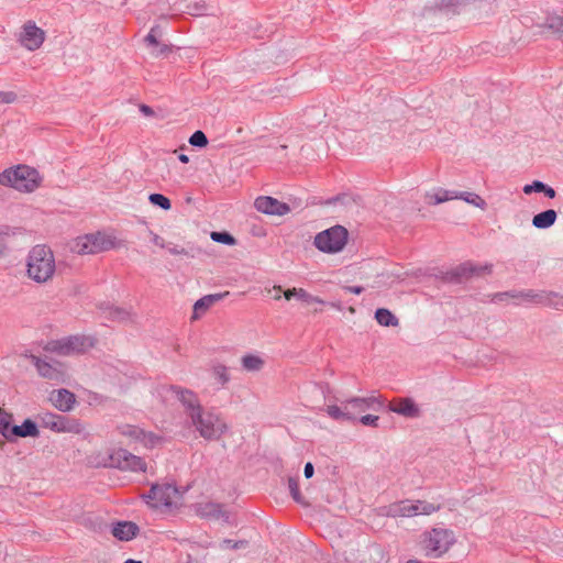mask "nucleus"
Segmentation results:
<instances>
[{"mask_svg": "<svg viewBox=\"0 0 563 563\" xmlns=\"http://www.w3.org/2000/svg\"><path fill=\"white\" fill-rule=\"evenodd\" d=\"M55 258L46 245H35L26 260L27 276L37 284L46 283L55 273Z\"/></svg>", "mask_w": 563, "mask_h": 563, "instance_id": "obj_1", "label": "nucleus"}, {"mask_svg": "<svg viewBox=\"0 0 563 563\" xmlns=\"http://www.w3.org/2000/svg\"><path fill=\"white\" fill-rule=\"evenodd\" d=\"M40 173L27 165H16L0 173V185L8 186L21 192H32L40 187Z\"/></svg>", "mask_w": 563, "mask_h": 563, "instance_id": "obj_2", "label": "nucleus"}, {"mask_svg": "<svg viewBox=\"0 0 563 563\" xmlns=\"http://www.w3.org/2000/svg\"><path fill=\"white\" fill-rule=\"evenodd\" d=\"M117 247L115 238L103 231H96L77 236L70 250L79 255H95Z\"/></svg>", "mask_w": 563, "mask_h": 563, "instance_id": "obj_3", "label": "nucleus"}, {"mask_svg": "<svg viewBox=\"0 0 563 563\" xmlns=\"http://www.w3.org/2000/svg\"><path fill=\"white\" fill-rule=\"evenodd\" d=\"M492 272V264L477 265L472 261H465L448 271L438 269L433 276L443 283L460 285L475 276L490 274Z\"/></svg>", "mask_w": 563, "mask_h": 563, "instance_id": "obj_4", "label": "nucleus"}, {"mask_svg": "<svg viewBox=\"0 0 563 563\" xmlns=\"http://www.w3.org/2000/svg\"><path fill=\"white\" fill-rule=\"evenodd\" d=\"M349 241V231L341 224H335L316 234L313 245L322 253H340Z\"/></svg>", "mask_w": 563, "mask_h": 563, "instance_id": "obj_5", "label": "nucleus"}, {"mask_svg": "<svg viewBox=\"0 0 563 563\" xmlns=\"http://www.w3.org/2000/svg\"><path fill=\"white\" fill-rule=\"evenodd\" d=\"M190 421L200 437L206 440H218L228 431V426L217 415L205 412L203 408L195 411L190 417Z\"/></svg>", "mask_w": 563, "mask_h": 563, "instance_id": "obj_6", "label": "nucleus"}, {"mask_svg": "<svg viewBox=\"0 0 563 563\" xmlns=\"http://www.w3.org/2000/svg\"><path fill=\"white\" fill-rule=\"evenodd\" d=\"M455 541L452 530L433 528L424 533L423 548L428 556L438 559L446 553Z\"/></svg>", "mask_w": 563, "mask_h": 563, "instance_id": "obj_7", "label": "nucleus"}, {"mask_svg": "<svg viewBox=\"0 0 563 563\" xmlns=\"http://www.w3.org/2000/svg\"><path fill=\"white\" fill-rule=\"evenodd\" d=\"M96 344V338L84 334L68 335L49 343V350L59 355H73L86 353Z\"/></svg>", "mask_w": 563, "mask_h": 563, "instance_id": "obj_8", "label": "nucleus"}, {"mask_svg": "<svg viewBox=\"0 0 563 563\" xmlns=\"http://www.w3.org/2000/svg\"><path fill=\"white\" fill-rule=\"evenodd\" d=\"M178 494L179 490L175 483H153L150 490L141 497L151 508L158 509L165 507L172 509L174 506L173 497Z\"/></svg>", "mask_w": 563, "mask_h": 563, "instance_id": "obj_9", "label": "nucleus"}, {"mask_svg": "<svg viewBox=\"0 0 563 563\" xmlns=\"http://www.w3.org/2000/svg\"><path fill=\"white\" fill-rule=\"evenodd\" d=\"M109 466L119 468L121 471H130V472H145L146 463L145 461L132 454L125 449H117L113 450L109 455Z\"/></svg>", "mask_w": 563, "mask_h": 563, "instance_id": "obj_10", "label": "nucleus"}, {"mask_svg": "<svg viewBox=\"0 0 563 563\" xmlns=\"http://www.w3.org/2000/svg\"><path fill=\"white\" fill-rule=\"evenodd\" d=\"M23 356L31 361V363L35 366L38 375L43 378L54 380V382H63L64 372L60 368V364L56 362L55 364H52L45 360H42L41 357L30 353L25 352Z\"/></svg>", "mask_w": 563, "mask_h": 563, "instance_id": "obj_11", "label": "nucleus"}, {"mask_svg": "<svg viewBox=\"0 0 563 563\" xmlns=\"http://www.w3.org/2000/svg\"><path fill=\"white\" fill-rule=\"evenodd\" d=\"M44 40V31L36 26V24L33 21H27L23 25L19 38L22 46H24L29 51H35L43 44Z\"/></svg>", "mask_w": 563, "mask_h": 563, "instance_id": "obj_12", "label": "nucleus"}, {"mask_svg": "<svg viewBox=\"0 0 563 563\" xmlns=\"http://www.w3.org/2000/svg\"><path fill=\"white\" fill-rule=\"evenodd\" d=\"M254 207L258 212L269 216H285L290 212L288 203L271 196L257 197L254 201Z\"/></svg>", "mask_w": 563, "mask_h": 563, "instance_id": "obj_13", "label": "nucleus"}, {"mask_svg": "<svg viewBox=\"0 0 563 563\" xmlns=\"http://www.w3.org/2000/svg\"><path fill=\"white\" fill-rule=\"evenodd\" d=\"M169 390L176 396V398L183 405L189 418L191 417V415L195 413V411H198L202 408L197 395L192 390L183 388L177 385H170Z\"/></svg>", "mask_w": 563, "mask_h": 563, "instance_id": "obj_14", "label": "nucleus"}, {"mask_svg": "<svg viewBox=\"0 0 563 563\" xmlns=\"http://www.w3.org/2000/svg\"><path fill=\"white\" fill-rule=\"evenodd\" d=\"M345 408H351L355 411L363 412L368 409L374 411H379L384 408V401L379 396H368V397H351L343 401H341Z\"/></svg>", "mask_w": 563, "mask_h": 563, "instance_id": "obj_15", "label": "nucleus"}, {"mask_svg": "<svg viewBox=\"0 0 563 563\" xmlns=\"http://www.w3.org/2000/svg\"><path fill=\"white\" fill-rule=\"evenodd\" d=\"M388 410L410 419L419 418L421 416V410L418 404L411 397L399 398L396 404L388 406Z\"/></svg>", "mask_w": 563, "mask_h": 563, "instance_id": "obj_16", "label": "nucleus"}, {"mask_svg": "<svg viewBox=\"0 0 563 563\" xmlns=\"http://www.w3.org/2000/svg\"><path fill=\"white\" fill-rule=\"evenodd\" d=\"M13 415L2 412L0 417V434L10 443H14L18 439L23 438L21 424H12Z\"/></svg>", "mask_w": 563, "mask_h": 563, "instance_id": "obj_17", "label": "nucleus"}, {"mask_svg": "<svg viewBox=\"0 0 563 563\" xmlns=\"http://www.w3.org/2000/svg\"><path fill=\"white\" fill-rule=\"evenodd\" d=\"M49 399L54 407L62 412H69L76 404L75 394L66 388L52 391Z\"/></svg>", "mask_w": 563, "mask_h": 563, "instance_id": "obj_18", "label": "nucleus"}, {"mask_svg": "<svg viewBox=\"0 0 563 563\" xmlns=\"http://www.w3.org/2000/svg\"><path fill=\"white\" fill-rule=\"evenodd\" d=\"M111 532L120 541H130L140 532L139 526L133 521H115L112 523Z\"/></svg>", "mask_w": 563, "mask_h": 563, "instance_id": "obj_19", "label": "nucleus"}, {"mask_svg": "<svg viewBox=\"0 0 563 563\" xmlns=\"http://www.w3.org/2000/svg\"><path fill=\"white\" fill-rule=\"evenodd\" d=\"M104 319L110 321L124 322L131 317V311L123 307L114 306L110 302H101L98 306Z\"/></svg>", "mask_w": 563, "mask_h": 563, "instance_id": "obj_20", "label": "nucleus"}, {"mask_svg": "<svg viewBox=\"0 0 563 563\" xmlns=\"http://www.w3.org/2000/svg\"><path fill=\"white\" fill-rule=\"evenodd\" d=\"M57 433H74V434H82L85 438L89 435L86 432V427L79 419L69 417V416H59Z\"/></svg>", "mask_w": 563, "mask_h": 563, "instance_id": "obj_21", "label": "nucleus"}, {"mask_svg": "<svg viewBox=\"0 0 563 563\" xmlns=\"http://www.w3.org/2000/svg\"><path fill=\"white\" fill-rule=\"evenodd\" d=\"M551 297H559V292L555 291H547V290H533V289H522L521 290V300L522 303H534L540 306H548V299Z\"/></svg>", "mask_w": 563, "mask_h": 563, "instance_id": "obj_22", "label": "nucleus"}, {"mask_svg": "<svg viewBox=\"0 0 563 563\" xmlns=\"http://www.w3.org/2000/svg\"><path fill=\"white\" fill-rule=\"evenodd\" d=\"M227 295H229L228 291L220 292V294H209L206 296H202L194 303V314L192 318L197 319L199 314L205 313L214 302L220 301L222 298H224Z\"/></svg>", "mask_w": 563, "mask_h": 563, "instance_id": "obj_23", "label": "nucleus"}, {"mask_svg": "<svg viewBox=\"0 0 563 563\" xmlns=\"http://www.w3.org/2000/svg\"><path fill=\"white\" fill-rule=\"evenodd\" d=\"M558 218L554 209H547L533 216L532 225L537 229L545 230L551 228Z\"/></svg>", "mask_w": 563, "mask_h": 563, "instance_id": "obj_24", "label": "nucleus"}, {"mask_svg": "<svg viewBox=\"0 0 563 563\" xmlns=\"http://www.w3.org/2000/svg\"><path fill=\"white\" fill-rule=\"evenodd\" d=\"M339 407L338 405H329L325 408L327 415L335 420V421H347V422H356L357 417L349 410V408Z\"/></svg>", "mask_w": 563, "mask_h": 563, "instance_id": "obj_25", "label": "nucleus"}, {"mask_svg": "<svg viewBox=\"0 0 563 563\" xmlns=\"http://www.w3.org/2000/svg\"><path fill=\"white\" fill-rule=\"evenodd\" d=\"M522 191L526 195H531L533 192H540V194H543L549 199H553L556 196V191L551 186H549L548 184H545L541 180H533L530 184H526L522 188Z\"/></svg>", "mask_w": 563, "mask_h": 563, "instance_id": "obj_26", "label": "nucleus"}, {"mask_svg": "<svg viewBox=\"0 0 563 563\" xmlns=\"http://www.w3.org/2000/svg\"><path fill=\"white\" fill-rule=\"evenodd\" d=\"M389 515L393 517H412L417 516V504L409 500H402L389 507Z\"/></svg>", "mask_w": 563, "mask_h": 563, "instance_id": "obj_27", "label": "nucleus"}, {"mask_svg": "<svg viewBox=\"0 0 563 563\" xmlns=\"http://www.w3.org/2000/svg\"><path fill=\"white\" fill-rule=\"evenodd\" d=\"M374 318L382 327H397L399 324V319L387 308H377Z\"/></svg>", "mask_w": 563, "mask_h": 563, "instance_id": "obj_28", "label": "nucleus"}, {"mask_svg": "<svg viewBox=\"0 0 563 563\" xmlns=\"http://www.w3.org/2000/svg\"><path fill=\"white\" fill-rule=\"evenodd\" d=\"M59 416L60 415L55 413V412L45 411V412H40L37 415V419L43 428H46V429H49V430L56 432L57 427H58Z\"/></svg>", "mask_w": 563, "mask_h": 563, "instance_id": "obj_29", "label": "nucleus"}, {"mask_svg": "<svg viewBox=\"0 0 563 563\" xmlns=\"http://www.w3.org/2000/svg\"><path fill=\"white\" fill-rule=\"evenodd\" d=\"M241 364L243 369L247 372H257L263 367L264 361L257 355L245 354L241 358Z\"/></svg>", "mask_w": 563, "mask_h": 563, "instance_id": "obj_30", "label": "nucleus"}, {"mask_svg": "<svg viewBox=\"0 0 563 563\" xmlns=\"http://www.w3.org/2000/svg\"><path fill=\"white\" fill-rule=\"evenodd\" d=\"M119 430L121 434L135 439L136 441L146 440V431L136 426L123 424L119 427Z\"/></svg>", "mask_w": 563, "mask_h": 563, "instance_id": "obj_31", "label": "nucleus"}, {"mask_svg": "<svg viewBox=\"0 0 563 563\" xmlns=\"http://www.w3.org/2000/svg\"><path fill=\"white\" fill-rule=\"evenodd\" d=\"M148 202L164 211L172 209V201L168 197L159 192H152L148 195Z\"/></svg>", "mask_w": 563, "mask_h": 563, "instance_id": "obj_32", "label": "nucleus"}, {"mask_svg": "<svg viewBox=\"0 0 563 563\" xmlns=\"http://www.w3.org/2000/svg\"><path fill=\"white\" fill-rule=\"evenodd\" d=\"M210 238L213 242L227 246H233L236 244V239L229 231H212L210 233Z\"/></svg>", "mask_w": 563, "mask_h": 563, "instance_id": "obj_33", "label": "nucleus"}, {"mask_svg": "<svg viewBox=\"0 0 563 563\" xmlns=\"http://www.w3.org/2000/svg\"><path fill=\"white\" fill-rule=\"evenodd\" d=\"M459 199H461L472 206H475L482 210L486 209V207H487L486 201L479 195H477L475 192L462 191L459 194Z\"/></svg>", "mask_w": 563, "mask_h": 563, "instance_id": "obj_34", "label": "nucleus"}, {"mask_svg": "<svg viewBox=\"0 0 563 563\" xmlns=\"http://www.w3.org/2000/svg\"><path fill=\"white\" fill-rule=\"evenodd\" d=\"M23 438H37L40 435V429L36 421L31 418H26L21 423Z\"/></svg>", "mask_w": 563, "mask_h": 563, "instance_id": "obj_35", "label": "nucleus"}, {"mask_svg": "<svg viewBox=\"0 0 563 563\" xmlns=\"http://www.w3.org/2000/svg\"><path fill=\"white\" fill-rule=\"evenodd\" d=\"M544 26L553 33L563 34V16L558 14H549L545 19Z\"/></svg>", "mask_w": 563, "mask_h": 563, "instance_id": "obj_36", "label": "nucleus"}, {"mask_svg": "<svg viewBox=\"0 0 563 563\" xmlns=\"http://www.w3.org/2000/svg\"><path fill=\"white\" fill-rule=\"evenodd\" d=\"M205 516H210L214 518H224L228 520L229 515L222 509V505L218 503H208L205 506Z\"/></svg>", "mask_w": 563, "mask_h": 563, "instance_id": "obj_37", "label": "nucleus"}, {"mask_svg": "<svg viewBox=\"0 0 563 563\" xmlns=\"http://www.w3.org/2000/svg\"><path fill=\"white\" fill-rule=\"evenodd\" d=\"M208 143V137L201 130L195 131L189 137V144L194 147L203 148Z\"/></svg>", "mask_w": 563, "mask_h": 563, "instance_id": "obj_38", "label": "nucleus"}, {"mask_svg": "<svg viewBox=\"0 0 563 563\" xmlns=\"http://www.w3.org/2000/svg\"><path fill=\"white\" fill-rule=\"evenodd\" d=\"M297 299L310 305V303H320V305H327L328 302L322 300L319 297L312 296L307 290L302 288H298L297 292Z\"/></svg>", "mask_w": 563, "mask_h": 563, "instance_id": "obj_39", "label": "nucleus"}, {"mask_svg": "<svg viewBox=\"0 0 563 563\" xmlns=\"http://www.w3.org/2000/svg\"><path fill=\"white\" fill-rule=\"evenodd\" d=\"M213 374H214L218 383H220L222 386L225 385L227 383H229V380H230L228 367L223 364L216 365L213 367Z\"/></svg>", "mask_w": 563, "mask_h": 563, "instance_id": "obj_40", "label": "nucleus"}, {"mask_svg": "<svg viewBox=\"0 0 563 563\" xmlns=\"http://www.w3.org/2000/svg\"><path fill=\"white\" fill-rule=\"evenodd\" d=\"M465 2V0H442L441 9L451 12L453 14H459V8Z\"/></svg>", "mask_w": 563, "mask_h": 563, "instance_id": "obj_41", "label": "nucleus"}, {"mask_svg": "<svg viewBox=\"0 0 563 563\" xmlns=\"http://www.w3.org/2000/svg\"><path fill=\"white\" fill-rule=\"evenodd\" d=\"M416 504L417 515H431L440 508L439 506H434L433 504L428 501L417 500Z\"/></svg>", "mask_w": 563, "mask_h": 563, "instance_id": "obj_42", "label": "nucleus"}, {"mask_svg": "<svg viewBox=\"0 0 563 563\" xmlns=\"http://www.w3.org/2000/svg\"><path fill=\"white\" fill-rule=\"evenodd\" d=\"M159 25L155 24L151 27L150 32L147 33V35L144 37V42L148 45V46H158L159 45V41L157 40V34L159 33Z\"/></svg>", "mask_w": 563, "mask_h": 563, "instance_id": "obj_43", "label": "nucleus"}, {"mask_svg": "<svg viewBox=\"0 0 563 563\" xmlns=\"http://www.w3.org/2000/svg\"><path fill=\"white\" fill-rule=\"evenodd\" d=\"M288 488H289L290 495L294 498V500H296L297 503H300L301 494L299 490V485H298L297 478H295V477L288 478Z\"/></svg>", "mask_w": 563, "mask_h": 563, "instance_id": "obj_44", "label": "nucleus"}, {"mask_svg": "<svg viewBox=\"0 0 563 563\" xmlns=\"http://www.w3.org/2000/svg\"><path fill=\"white\" fill-rule=\"evenodd\" d=\"M18 100V93L12 90L0 91V104H11Z\"/></svg>", "mask_w": 563, "mask_h": 563, "instance_id": "obj_45", "label": "nucleus"}, {"mask_svg": "<svg viewBox=\"0 0 563 563\" xmlns=\"http://www.w3.org/2000/svg\"><path fill=\"white\" fill-rule=\"evenodd\" d=\"M349 195L347 194H338L333 197H330L328 198L327 200H324L322 202V205H325V206H334V205H338V203H342V205H345L346 203V200L349 199Z\"/></svg>", "mask_w": 563, "mask_h": 563, "instance_id": "obj_46", "label": "nucleus"}, {"mask_svg": "<svg viewBox=\"0 0 563 563\" xmlns=\"http://www.w3.org/2000/svg\"><path fill=\"white\" fill-rule=\"evenodd\" d=\"M378 420H379L378 416L365 415V416H362L361 418H357L356 421L361 422L364 426L376 428V427H378Z\"/></svg>", "mask_w": 563, "mask_h": 563, "instance_id": "obj_47", "label": "nucleus"}, {"mask_svg": "<svg viewBox=\"0 0 563 563\" xmlns=\"http://www.w3.org/2000/svg\"><path fill=\"white\" fill-rule=\"evenodd\" d=\"M451 197L448 192L446 189H439L434 196H433V199H434V203L435 205H439V203H442V202H445V201H449L451 200Z\"/></svg>", "mask_w": 563, "mask_h": 563, "instance_id": "obj_48", "label": "nucleus"}, {"mask_svg": "<svg viewBox=\"0 0 563 563\" xmlns=\"http://www.w3.org/2000/svg\"><path fill=\"white\" fill-rule=\"evenodd\" d=\"M547 307L555 309V310H562L563 309V295L559 294V297H551V299H548Z\"/></svg>", "mask_w": 563, "mask_h": 563, "instance_id": "obj_49", "label": "nucleus"}, {"mask_svg": "<svg viewBox=\"0 0 563 563\" xmlns=\"http://www.w3.org/2000/svg\"><path fill=\"white\" fill-rule=\"evenodd\" d=\"M223 543L225 544L227 548L229 549H232V550H238V549H241V548H245L246 544H247V541L245 540H238V541H234V540H230V539H225L223 541Z\"/></svg>", "mask_w": 563, "mask_h": 563, "instance_id": "obj_50", "label": "nucleus"}, {"mask_svg": "<svg viewBox=\"0 0 563 563\" xmlns=\"http://www.w3.org/2000/svg\"><path fill=\"white\" fill-rule=\"evenodd\" d=\"M156 47V51L153 52V54L158 57V56H163V55H166L167 53H169L172 51L170 46L167 45V44H161L158 46H155Z\"/></svg>", "mask_w": 563, "mask_h": 563, "instance_id": "obj_51", "label": "nucleus"}, {"mask_svg": "<svg viewBox=\"0 0 563 563\" xmlns=\"http://www.w3.org/2000/svg\"><path fill=\"white\" fill-rule=\"evenodd\" d=\"M492 302H499L508 299L507 291H499L488 296Z\"/></svg>", "mask_w": 563, "mask_h": 563, "instance_id": "obj_52", "label": "nucleus"}, {"mask_svg": "<svg viewBox=\"0 0 563 563\" xmlns=\"http://www.w3.org/2000/svg\"><path fill=\"white\" fill-rule=\"evenodd\" d=\"M342 289L345 292L354 294V295H361L364 291V287L360 285L354 286H343Z\"/></svg>", "mask_w": 563, "mask_h": 563, "instance_id": "obj_53", "label": "nucleus"}, {"mask_svg": "<svg viewBox=\"0 0 563 563\" xmlns=\"http://www.w3.org/2000/svg\"><path fill=\"white\" fill-rule=\"evenodd\" d=\"M507 295H508V299L517 300L515 302V305L521 303L520 302V300H521V290H517V289L507 290Z\"/></svg>", "mask_w": 563, "mask_h": 563, "instance_id": "obj_54", "label": "nucleus"}, {"mask_svg": "<svg viewBox=\"0 0 563 563\" xmlns=\"http://www.w3.org/2000/svg\"><path fill=\"white\" fill-rule=\"evenodd\" d=\"M159 441V437L153 432H146V440L142 441L145 444L155 445Z\"/></svg>", "mask_w": 563, "mask_h": 563, "instance_id": "obj_55", "label": "nucleus"}, {"mask_svg": "<svg viewBox=\"0 0 563 563\" xmlns=\"http://www.w3.org/2000/svg\"><path fill=\"white\" fill-rule=\"evenodd\" d=\"M314 474V466L311 462H307L303 467V475L306 478H311Z\"/></svg>", "mask_w": 563, "mask_h": 563, "instance_id": "obj_56", "label": "nucleus"}, {"mask_svg": "<svg viewBox=\"0 0 563 563\" xmlns=\"http://www.w3.org/2000/svg\"><path fill=\"white\" fill-rule=\"evenodd\" d=\"M139 109H140V112H141L142 114H144L145 117H152V115H154V110H153V108H152V107H150V106H147V104L142 103V104H140V108H139Z\"/></svg>", "mask_w": 563, "mask_h": 563, "instance_id": "obj_57", "label": "nucleus"}, {"mask_svg": "<svg viewBox=\"0 0 563 563\" xmlns=\"http://www.w3.org/2000/svg\"><path fill=\"white\" fill-rule=\"evenodd\" d=\"M319 389L321 390L322 395L327 398L328 395H330L332 393V389L329 385V383H320L319 385Z\"/></svg>", "mask_w": 563, "mask_h": 563, "instance_id": "obj_58", "label": "nucleus"}, {"mask_svg": "<svg viewBox=\"0 0 563 563\" xmlns=\"http://www.w3.org/2000/svg\"><path fill=\"white\" fill-rule=\"evenodd\" d=\"M168 252L173 255H186L187 251L184 247H179L177 245L169 247Z\"/></svg>", "mask_w": 563, "mask_h": 563, "instance_id": "obj_59", "label": "nucleus"}, {"mask_svg": "<svg viewBox=\"0 0 563 563\" xmlns=\"http://www.w3.org/2000/svg\"><path fill=\"white\" fill-rule=\"evenodd\" d=\"M152 242L162 249L165 247L164 239L155 233H152Z\"/></svg>", "mask_w": 563, "mask_h": 563, "instance_id": "obj_60", "label": "nucleus"}, {"mask_svg": "<svg viewBox=\"0 0 563 563\" xmlns=\"http://www.w3.org/2000/svg\"><path fill=\"white\" fill-rule=\"evenodd\" d=\"M298 288L288 289L284 292V297L290 300L292 297L297 298Z\"/></svg>", "mask_w": 563, "mask_h": 563, "instance_id": "obj_61", "label": "nucleus"}, {"mask_svg": "<svg viewBox=\"0 0 563 563\" xmlns=\"http://www.w3.org/2000/svg\"><path fill=\"white\" fill-rule=\"evenodd\" d=\"M178 159H179V162H181L183 164H187V163L189 162V157H188V155H186V154H179V155H178Z\"/></svg>", "mask_w": 563, "mask_h": 563, "instance_id": "obj_62", "label": "nucleus"}, {"mask_svg": "<svg viewBox=\"0 0 563 563\" xmlns=\"http://www.w3.org/2000/svg\"><path fill=\"white\" fill-rule=\"evenodd\" d=\"M449 195L452 196L451 199H459V194L461 191H456V190H448Z\"/></svg>", "mask_w": 563, "mask_h": 563, "instance_id": "obj_63", "label": "nucleus"}, {"mask_svg": "<svg viewBox=\"0 0 563 563\" xmlns=\"http://www.w3.org/2000/svg\"><path fill=\"white\" fill-rule=\"evenodd\" d=\"M124 563H142V561L134 560V559H128L124 561Z\"/></svg>", "mask_w": 563, "mask_h": 563, "instance_id": "obj_64", "label": "nucleus"}]
</instances>
